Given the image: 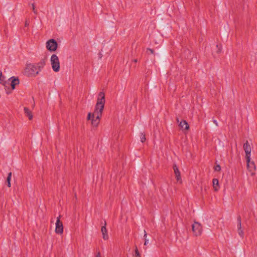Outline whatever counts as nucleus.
Returning <instances> with one entry per match:
<instances>
[{
    "label": "nucleus",
    "instance_id": "obj_1",
    "mask_svg": "<svg viewBox=\"0 0 257 257\" xmlns=\"http://www.w3.org/2000/svg\"><path fill=\"white\" fill-rule=\"evenodd\" d=\"M105 102V94L103 92H100L98 94L94 113L89 112L87 116V120H91V124L94 126H97L99 123Z\"/></svg>",
    "mask_w": 257,
    "mask_h": 257
},
{
    "label": "nucleus",
    "instance_id": "obj_2",
    "mask_svg": "<svg viewBox=\"0 0 257 257\" xmlns=\"http://www.w3.org/2000/svg\"><path fill=\"white\" fill-rule=\"evenodd\" d=\"M39 73V70L34 64H27L24 70L25 74L28 77H35Z\"/></svg>",
    "mask_w": 257,
    "mask_h": 257
},
{
    "label": "nucleus",
    "instance_id": "obj_3",
    "mask_svg": "<svg viewBox=\"0 0 257 257\" xmlns=\"http://www.w3.org/2000/svg\"><path fill=\"white\" fill-rule=\"evenodd\" d=\"M51 64L54 71L57 72L60 70V61L56 54H53L50 59Z\"/></svg>",
    "mask_w": 257,
    "mask_h": 257
},
{
    "label": "nucleus",
    "instance_id": "obj_4",
    "mask_svg": "<svg viewBox=\"0 0 257 257\" xmlns=\"http://www.w3.org/2000/svg\"><path fill=\"white\" fill-rule=\"evenodd\" d=\"M192 230L195 236H199L202 232V227L200 223L195 221L192 225Z\"/></svg>",
    "mask_w": 257,
    "mask_h": 257
},
{
    "label": "nucleus",
    "instance_id": "obj_5",
    "mask_svg": "<svg viewBox=\"0 0 257 257\" xmlns=\"http://www.w3.org/2000/svg\"><path fill=\"white\" fill-rule=\"evenodd\" d=\"M58 47L56 41L53 39L48 40L46 43V48L51 52L55 51Z\"/></svg>",
    "mask_w": 257,
    "mask_h": 257
},
{
    "label": "nucleus",
    "instance_id": "obj_6",
    "mask_svg": "<svg viewBox=\"0 0 257 257\" xmlns=\"http://www.w3.org/2000/svg\"><path fill=\"white\" fill-rule=\"evenodd\" d=\"M55 232L57 234H61L63 233V225L62 222L60 221V216L57 217L56 222Z\"/></svg>",
    "mask_w": 257,
    "mask_h": 257
},
{
    "label": "nucleus",
    "instance_id": "obj_7",
    "mask_svg": "<svg viewBox=\"0 0 257 257\" xmlns=\"http://www.w3.org/2000/svg\"><path fill=\"white\" fill-rule=\"evenodd\" d=\"M246 160L247 169L250 172L251 175L253 176L255 174L254 171L256 169L255 164L254 162L250 161V158H249V160L248 159H246Z\"/></svg>",
    "mask_w": 257,
    "mask_h": 257
},
{
    "label": "nucleus",
    "instance_id": "obj_8",
    "mask_svg": "<svg viewBox=\"0 0 257 257\" xmlns=\"http://www.w3.org/2000/svg\"><path fill=\"white\" fill-rule=\"evenodd\" d=\"M243 149L245 153V158L249 160L250 158L251 148L247 141L244 144Z\"/></svg>",
    "mask_w": 257,
    "mask_h": 257
},
{
    "label": "nucleus",
    "instance_id": "obj_9",
    "mask_svg": "<svg viewBox=\"0 0 257 257\" xmlns=\"http://www.w3.org/2000/svg\"><path fill=\"white\" fill-rule=\"evenodd\" d=\"M9 81H11L10 85L12 87V90L15 89L16 86L19 84V79L18 78L15 77H12L9 79Z\"/></svg>",
    "mask_w": 257,
    "mask_h": 257
},
{
    "label": "nucleus",
    "instance_id": "obj_10",
    "mask_svg": "<svg viewBox=\"0 0 257 257\" xmlns=\"http://www.w3.org/2000/svg\"><path fill=\"white\" fill-rule=\"evenodd\" d=\"M173 168L174 170V174L176 176V178L177 181L181 183V178L180 175V172L176 164H174L173 166Z\"/></svg>",
    "mask_w": 257,
    "mask_h": 257
},
{
    "label": "nucleus",
    "instance_id": "obj_11",
    "mask_svg": "<svg viewBox=\"0 0 257 257\" xmlns=\"http://www.w3.org/2000/svg\"><path fill=\"white\" fill-rule=\"evenodd\" d=\"M106 222H104V226H102L101 227V232L103 235V238L104 240H107L108 238V235L107 234V230L106 227Z\"/></svg>",
    "mask_w": 257,
    "mask_h": 257
},
{
    "label": "nucleus",
    "instance_id": "obj_12",
    "mask_svg": "<svg viewBox=\"0 0 257 257\" xmlns=\"http://www.w3.org/2000/svg\"><path fill=\"white\" fill-rule=\"evenodd\" d=\"M179 126L182 130H186L189 128V125L185 120H181L179 123Z\"/></svg>",
    "mask_w": 257,
    "mask_h": 257
},
{
    "label": "nucleus",
    "instance_id": "obj_13",
    "mask_svg": "<svg viewBox=\"0 0 257 257\" xmlns=\"http://www.w3.org/2000/svg\"><path fill=\"white\" fill-rule=\"evenodd\" d=\"M37 69L39 70V72H40L42 69L43 68L44 66L46 64L45 61L44 60H41L37 64H34Z\"/></svg>",
    "mask_w": 257,
    "mask_h": 257
},
{
    "label": "nucleus",
    "instance_id": "obj_14",
    "mask_svg": "<svg viewBox=\"0 0 257 257\" xmlns=\"http://www.w3.org/2000/svg\"><path fill=\"white\" fill-rule=\"evenodd\" d=\"M212 185L215 191H217L219 189V183L218 179L214 178L212 180Z\"/></svg>",
    "mask_w": 257,
    "mask_h": 257
},
{
    "label": "nucleus",
    "instance_id": "obj_15",
    "mask_svg": "<svg viewBox=\"0 0 257 257\" xmlns=\"http://www.w3.org/2000/svg\"><path fill=\"white\" fill-rule=\"evenodd\" d=\"M24 112L26 115L29 117L30 120L32 119L33 117V115L31 111L27 107L24 108Z\"/></svg>",
    "mask_w": 257,
    "mask_h": 257
},
{
    "label": "nucleus",
    "instance_id": "obj_16",
    "mask_svg": "<svg viewBox=\"0 0 257 257\" xmlns=\"http://www.w3.org/2000/svg\"><path fill=\"white\" fill-rule=\"evenodd\" d=\"M4 77H3V76L2 75V72L1 71H0V83L2 84L3 85H4L5 86H7V84L9 85V83L6 82L4 80Z\"/></svg>",
    "mask_w": 257,
    "mask_h": 257
},
{
    "label": "nucleus",
    "instance_id": "obj_17",
    "mask_svg": "<svg viewBox=\"0 0 257 257\" xmlns=\"http://www.w3.org/2000/svg\"><path fill=\"white\" fill-rule=\"evenodd\" d=\"M12 172H10L9 174H8V177H7V186L9 187H11V177H12Z\"/></svg>",
    "mask_w": 257,
    "mask_h": 257
},
{
    "label": "nucleus",
    "instance_id": "obj_18",
    "mask_svg": "<svg viewBox=\"0 0 257 257\" xmlns=\"http://www.w3.org/2000/svg\"><path fill=\"white\" fill-rule=\"evenodd\" d=\"M147 234L145 230H144V237L145 238V242L144 245H147L149 243V240L147 238Z\"/></svg>",
    "mask_w": 257,
    "mask_h": 257
},
{
    "label": "nucleus",
    "instance_id": "obj_19",
    "mask_svg": "<svg viewBox=\"0 0 257 257\" xmlns=\"http://www.w3.org/2000/svg\"><path fill=\"white\" fill-rule=\"evenodd\" d=\"M241 229V222L240 217L237 218V229Z\"/></svg>",
    "mask_w": 257,
    "mask_h": 257
},
{
    "label": "nucleus",
    "instance_id": "obj_20",
    "mask_svg": "<svg viewBox=\"0 0 257 257\" xmlns=\"http://www.w3.org/2000/svg\"><path fill=\"white\" fill-rule=\"evenodd\" d=\"M135 257H141V254H140L137 246H136V247H135Z\"/></svg>",
    "mask_w": 257,
    "mask_h": 257
},
{
    "label": "nucleus",
    "instance_id": "obj_21",
    "mask_svg": "<svg viewBox=\"0 0 257 257\" xmlns=\"http://www.w3.org/2000/svg\"><path fill=\"white\" fill-rule=\"evenodd\" d=\"M140 139L142 143H144L146 141L145 134L144 133L141 134Z\"/></svg>",
    "mask_w": 257,
    "mask_h": 257
},
{
    "label": "nucleus",
    "instance_id": "obj_22",
    "mask_svg": "<svg viewBox=\"0 0 257 257\" xmlns=\"http://www.w3.org/2000/svg\"><path fill=\"white\" fill-rule=\"evenodd\" d=\"M237 232L239 234V235L241 237L243 238L244 236V232L242 229H237Z\"/></svg>",
    "mask_w": 257,
    "mask_h": 257
},
{
    "label": "nucleus",
    "instance_id": "obj_23",
    "mask_svg": "<svg viewBox=\"0 0 257 257\" xmlns=\"http://www.w3.org/2000/svg\"><path fill=\"white\" fill-rule=\"evenodd\" d=\"M216 47L217 48L216 52L219 53L221 51V46L219 45H216Z\"/></svg>",
    "mask_w": 257,
    "mask_h": 257
},
{
    "label": "nucleus",
    "instance_id": "obj_24",
    "mask_svg": "<svg viewBox=\"0 0 257 257\" xmlns=\"http://www.w3.org/2000/svg\"><path fill=\"white\" fill-rule=\"evenodd\" d=\"M221 170V167L219 165H217L214 167V170L216 171H220Z\"/></svg>",
    "mask_w": 257,
    "mask_h": 257
},
{
    "label": "nucleus",
    "instance_id": "obj_25",
    "mask_svg": "<svg viewBox=\"0 0 257 257\" xmlns=\"http://www.w3.org/2000/svg\"><path fill=\"white\" fill-rule=\"evenodd\" d=\"M32 9H33V12L35 14H37V10H36L35 9V4H32Z\"/></svg>",
    "mask_w": 257,
    "mask_h": 257
},
{
    "label": "nucleus",
    "instance_id": "obj_26",
    "mask_svg": "<svg viewBox=\"0 0 257 257\" xmlns=\"http://www.w3.org/2000/svg\"><path fill=\"white\" fill-rule=\"evenodd\" d=\"M29 26V21L28 20H26L25 23V27H28Z\"/></svg>",
    "mask_w": 257,
    "mask_h": 257
},
{
    "label": "nucleus",
    "instance_id": "obj_27",
    "mask_svg": "<svg viewBox=\"0 0 257 257\" xmlns=\"http://www.w3.org/2000/svg\"><path fill=\"white\" fill-rule=\"evenodd\" d=\"M147 51H149L151 54H153V53H154L153 50L152 49H150V48H148L147 49Z\"/></svg>",
    "mask_w": 257,
    "mask_h": 257
},
{
    "label": "nucleus",
    "instance_id": "obj_28",
    "mask_svg": "<svg viewBox=\"0 0 257 257\" xmlns=\"http://www.w3.org/2000/svg\"><path fill=\"white\" fill-rule=\"evenodd\" d=\"M213 122H214V123H215V124L216 126H218V122H217V120H216L214 119V120H213Z\"/></svg>",
    "mask_w": 257,
    "mask_h": 257
},
{
    "label": "nucleus",
    "instance_id": "obj_29",
    "mask_svg": "<svg viewBox=\"0 0 257 257\" xmlns=\"http://www.w3.org/2000/svg\"><path fill=\"white\" fill-rule=\"evenodd\" d=\"M96 257H101L100 253L99 252L97 253V254L96 255Z\"/></svg>",
    "mask_w": 257,
    "mask_h": 257
},
{
    "label": "nucleus",
    "instance_id": "obj_30",
    "mask_svg": "<svg viewBox=\"0 0 257 257\" xmlns=\"http://www.w3.org/2000/svg\"><path fill=\"white\" fill-rule=\"evenodd\" d=\"M176 121L177 123L179 124L180 121H179V118L178 117L176 118Z\"/></svg>",
    "mask_w": 257,
    "mask_h": 257
},
{
    "label": "nucleus",
    "instance_id": "obj_31",
    "mask_svg": "<svg viewBox=\"0 0 257 257\" xmlns=\"http://www.w3.org/2000/svg\"><path fill=\"white\" fill-rule=\"evenodd\" d=\"M11 93V91H8V90H7V94H10V93Z\"/></svg>",
    "mask_w": 257,
    "mask_h": 257
},
{
    "label": "nucleus",
    "instance_id": "obj_32",
    "mask_svg": "<svg viewBox=\"0 0 257 257\" xmlns=\"http://www.w3.org/2000/svg\"><path fill=\"white\" fill-rule=\"evenodd\" d=\"M133 61H134V62H135V63H137V62H138V60H137V59H134V60H133Z\"/></svg>",
    "mask_w": 257,
    "mask_h": 257
}]
</instances>
